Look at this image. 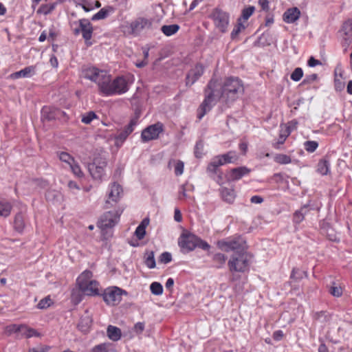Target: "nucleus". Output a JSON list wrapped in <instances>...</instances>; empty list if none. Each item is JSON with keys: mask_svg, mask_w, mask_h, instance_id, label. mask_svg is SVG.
<instances>
[{"mask_svg": "<svg viewBox=\"0 0 352 352\" xmlns=\"http://www.w3.org/2000/svg\"><path fill=\"white\" fill-rule=\"evenodd\" d=\"M243 91V85L239 78H228L222 85L212 78L205 89V98L199 107L197 118L201 120L217 101L230 104L239 98Z\"/></svg>", "mask_w": 352, "mask_h": 352, "instance_id": "nucleus-1", "label": "nucleus"}, {"mask_svg": "<svg viewBox=\"0 0 352 352\" xmlns=\"http://www.w3.org/2000/svg\"><path fill=\"white\" fill-rule=\"evenodd\" d=\"M129 89V82L126 77L121 76L112 79L111 76L109 75L101 94L105 96L121 95Z\"/></svg>", "mask_w": 352, "mask_h": 352, "instance_id": "nucleus-2", "label": "nucleus"}, {"mask_svg": "<svg viewBox=\"0 0 352 352\" xmlns=\"http://www.w3.org/2000/svg\"><path fill=\"white\" fill-rule=\"evenodd\" d=\"M252 255L246 250L234 252L228 262L229 270L231 272L244 273L248 272L252 263Z\"/></svg>", "mask_w": 352, "mask_h": 352, "instance_id": "nucleus-3", "label": "nucleus"}, {"mask_svg": "<svg viewBox=\"0 0 352 352\" xmlns=\"http://www.w3.org/2000/svg\"><path fill=\"white\" fill-rule=\"evenodd\" d=\"M109 75L107 71L95 67H87L82 70V77L96 83L100 93L108 80Z\"/></svg>", "mask_w": 352, "mask_h": 352, "instance_id": "nucleus-4", "label": "nucleus"}, {"mask_svg": "<svg viewBox=\"0 0 352 352\" xmlns=\"http://www.w3.org/2000/svg\"><path fill=\"white\" fill-rule=\"evenodd\" d=\"M217 246L225 252H241L245 251V241L241 236H236L217 241Z\"/></svg>", "mask_w": 352, "mask_h": 352, "instance_id": "nucleus-5", "label": "nucleus"}, {"mask_svg": "<svg viewBox=\"0 0 352 352\" xmlns=\"http://www.w3.org/2000/svg\"><path fill=\"white\" fill-rule=\"evenodd\" d=\"M107 166V160L104 157H95L92 163L89 164V172L94 180L102 182L105 175V169Z\"/></svg>", "mask_w": 352, "mask_h": 352, "instance_id": "nucleus-6", "label": "nucleus"}, {"mask_svg": "<svg viewBox=\"0 0 352 352\" xmlns=\"http://www.w3.org/2000/svg\"><path fill=\"white\" fill-rule=\"evenodd\" d=\"M126 294V292L117 287L107 288L104 290L102 296L104 301L109 305H116L122 300V295Z\"/></svg>", "mask_w": 352, "mask_h": 352, "instance_id": "nucleus-7", "label": "nucleus"}, {"mask_svg": "<svg viewBox=\"0 0 352 352\" xmlns=\"http://www.w3.org/2000/svg\"><path fill=\"white\" fill-rule=\"evenodd\" d=\"M214 25L221 32H226L230 21V15L228 12L219 9L215 8L211 15Z\"/></svg>", "mask_w": 352, "mask_h": 352, "instance_id": "nucleus-8", "label": "nucleus"}, {"mask_svg": "<svg viewBox=\"0 0 352 352\" xmlns=\"http://www.w3.org/2000/svg\"><path fill=\"white\" fill-rule=\"evenodd\" d=\"M199 237L190 232H183L179 238L178 244L184 251L190 252L197 246Z\"/></svg>", "mask_w": 352, "mask_h": 352, "instance_id": "nucleus-9", "label": "nucleus"}, {"mask_svg": "<svg viewBox=\"0 0 352 352\" xmlns=\"http://www.w3.org/2000/svg\"><path fill=\"white\" fill-rule=\"evenodd\" d=\"M163 131V124L160 122L152 124L144 129L141 133L142 142L157 139L160 133Z\"/></svg>", "mask_w": 352, "mask_h": 352, "instance_id": "nucleus-10", "label": "nucleus"}, {"mask_svg": "<svg viewBox=\"0 0 352 352\" xmlns=\"http://www.w3.org/2000/svg\"><path fill=\"white\" fill-rule=\"evenodd\" d=\"M120 214L117 212H105L100 219L98 226L103 231L113 227L118 221Z\"/></svg>", "mask_w": 352, "mask_h": 352, "instance_id": "nucleus-11", "label": "nucleus"}, {"mask_svg": "<svg viewBox=\"0 0 352 352\" xmlns=\"http://www.w3.org/2000/svg\"><path fill=\"white\" fill-rule=\"evenodd\" d=\"M122 192V189L120 185L116 182L111 184L107 199L105 201V208H109L116 204L119 201Z\"/></svg>", "mask_w": 352, "mask_h": 352, "instance_id": "nucleus-12", "label": "nucleus"}, {"mask_svg": "<svg viewBox=\"0 0 352 352\" xmlns=\"http://www.w3.org/2000/svg\"><path fill=\"white\" fill-rule=\"evenodd\" d=\"M152 23L148 19L144 17L137 18L130 24L131 33L134 36H138L142 31L151 28Z\"/></svg>", "mask_w": 352, "mask_h": 352, "instance_id": "nucleus-13", "label": "nucleus"}, {"mask_svg": "<svg viewBox=\"0 0 352 352\" xmlns=\"http://www.w3.org/2000/svg\"><path fill=\"white\" fill-rule=\"evenodd\" d=\"M204 72V67L200 63L196 64L186 74V85L187 87L192 86L203 75Z\"/></svg>", "mask_w": 352, "mask_h": 352, "instance_id": "nucleus-14", "label": "nucleus"}, {"mask_svg": "<svg viewBox=\"0 0 352 352\" xmlns=\"http://www.w3.org/2000/svg\"><path fill=\"white\" fill-rule=\"evenodd\" d=\"M138 124V119L133 118L131 120L130 122L127 126L124 127L123 130L118 133L116 136V145H119V144H122L127 137L133 131L135 126Z\"/></svg>", "mask_w": 352, "mask_h": 352, "instance_id": "nucleus-15", "label": "nucleus"}, {"mask_svg": "<svg viewBox=\"0 0 352 352\" xmlns=\"http://www.w3.org/2000/svg\"><path fill=\"white\" fill-rule=\"evenodd\" d=\"M79 25L82 35L87 45H91V42H89L93 34V27L91 23L88 19H82L79 20Z\"/></svg>", "mask_w": 352, "mask_h": 352, "instance_id": "nucleus-16", "label": "nucleus"}, {"mask_svg": "<svg viewBox=\"0 0 352 352\" xmlns=\"http://www.w3.org/2000/svg\"><path fill=\"white\" fill-rule=\"evenodd\" d=\"M64 112L58 109L44 107L41 110V118L43 120L51 121L58 118Z\"/></svg>", "mask_w": 352, "mask_h": 352, "instance_id": "nucleus-17", "label": "nucleus"}, {"mask_svg": "<svg viewBox=\"0 0 352 352\" xmlns=\"http://www.w3.org/2000/svg\"><path fill=\"white\" fill-rule=\"evenodd\" d=\"M78 287L86 295L94 296L98 294V283L96 280L80 283Z\"/></svg>", "mask_w": 352, "mask_h": 352, "instance_id": "nucleus-18", "label": "nucleus"}, {"mask_svg": "<svg viewBox=\"0 0 352 352\" xmlns=\"http://www.w3.org/2000/svg\"><path fill=\"white\" fill-rule=\"evenodd\" d=\"M36 67L35 65L28 66L23 69L14 72L9 76L11 79H18L20 78H31L36 74Z\"/></svg>", "mask_w": 352, "mask_h": 352, "instance_id": "nucleus-19", "label": "nucleus"}, {"mask_svg": "<svg viewBox=\"0 0 352 352\" xmlns=\"http://www.w3.org/2000/svg\"><path fill=\"white\" fill-rule=\"evenodd\" d=\"M300 16V10L294 7L292 8L287 9L283 15V21L287 23H293L296 22Z\"/></svg>", "mask_w": 352, "mask_h": 352, "instance_id": "nucleus-20", "label": "nucleus"}, {"mask_svg": "<svg viewBox=\"0 0 352 352\" xmlns=\"http://www.w3.org/2000/svg\"><path fill=\"white\" fill-rule=\"evenodd\" d=\"M309 212L308 206L305 205L296 210L293 215V221L295 224L300 223L305 219V215Z\"/></svg>", "mask_w": 352, "mask_h": 352, "instance_id": "nucleus-21", "label": "nucleus"}, {"mask_svg": "<svg viewBox=\"0 0 352 352\" xmlns=\"http://www.w3.org/2000/svg\"><path fill=\"white\" fill-rule=\"evenodd\" d=\"M250 170L245 166L234 168L230 171V178L232 180H239L243 176L248 174Z\"/></svg>", "mask_w": 352, "mask_h": 352, "instance_id": "nucleus-22", "label": "nucleus"}, {"mask_svg": "<svg viewBox=\"0 0 352 352\" xmlns=\"http://www.w3.org/2000/svg\"><path fill=\"white\" fill-rule=\"evenodd\" d=\"M108 338L112 341H118L121 338V330L117 327L109 325L107 329Z\"/></svg>", "mask_w": 352, "mask_h": 352, "instance_id": "nucleus-23", "label": "nucleus"}, {"mask_svg": "<svg viewBox=\"0 0 352 352\" xmlns=\"http://www.w3.org/2000/svg\"><path fill=\"white\" fill-rule=\"evenodd\" d=\"M218 160L222 163V165L226 164L233 163L234 161L237 160V155L235 151H231L228 152L227 153L219 155L216 156Z\"/></svg>", "mask_w": 352, "mask_h": 352, "instance_id": "nucleus-24", "label": "nucleus"}, {"mask_svg": "<svg viewBox=\"0 0 352 352\" xmlns=\"http://www.w3.org/2000/svg\"><path fill=\"white\" fill-rule=\"evenodd\" d=\"M91 324L92 318L87 313H86L85 315L81 316L78 327L80 331L86 332L91 327Z\"/></svg>", "mask_w": 352, "mask_h": 352, "instance_id": "nucleus-25", "label": "nucleus"}, {"mask_svg": "<svg viewBox=\"0 0 352 352\" xmlns=\"http://www.w3.org/2000/svg\"><path fill=\"white\" fill-rule=\"evenodd\" d=\"M330 171V163L327 160L322 159L317 164V172L322 175H327Z\"/></svg>", "mask_w": 352, "mask_h": 352, "instance_id": "nucleus-26", "label": "nucleus"}, {"mask_svg": "<svg viewBox=\"0 0 352 352\" xmlns=\"http://www.w3.org/2000/svg\"><path fill=\"white\" fill-rule=\"evenodd\" d=\"M340 32L346 36L344 38L345 41L349 42L352 38V21L350 19L346 21L343 23Z\"/></svg>", "mask_w": 352, "mask_h": 352, "instance_id": "nucleus-27", "label": "nucleus"}, {"mask_svg": "<svg viewBox=\"0 0 352 352\" xmlns=\"http://www.w3.org/2000/svg\"><path fill=\"white\" fill-rule=\"evenodd\" d=\"M222 166L220 160L214 157L207 167V172L210 175L217 174L219 173V167ZM212 177V175H210Z\"/></svg>", "mask_w": 352, "mask_h": 352, "instance_id": "nucleus-28", "label": "nucleus"}, {"mask_svg": "<svg viewBox=\"0 0 352 352\" xmlns=\"http://www.w3.org/2000/svg\"><path fill=\"white\" fill-rule=\"evenodd\" d=\"M12 206L10 202L6 201H0V218L8 217L12 210Z\"/></svg>", "mask_w": 352, "mask_h": 352, "instance_id": "nucleus-29", "label": "nucleus"}, {"mask_svg": "<svg viewBox=\"0 0 352 352\" xmlns=\"http://www.w3.org/2000/svg\"><path fill=\"white\" fill-rule=\"evenodd\" d=\"M221 195L222 199L228 202V203H232L234 201L235 195L234 192L232 189L228 188H221Z\"/></svg>", "mask_w": 352, "mask_h": 352, "instance_id": "nucleus-30", "label": "nucleus"}, {"mask_svg": "<svg viewBox=\"0 0 352 352\" xmlns=\"http://www.w3.org/2000/svg\"><path fill=\"white\" fill-rule=\"evenodd\" d=\"M14 227L16 231L18 232H22L25 228L24 217L22 213H18L16 214L14 221Z\"/></svg>", "mask_w": 352, "mask_h": 352, "instance_id": "nucleus-31", "label": "nucleus"}, {"mask_svg": "<svg viewBox=\"0 0 352 352\" xmlns=\"http://www.w3.org/2000/svg\"><path fill=\"white\" fill-rule=\"evenodd\" d=\"M144 263L149 269H153L155 267L156 263L153 251H146L144 256Z\"/></svg>", "mask_w": 352, "mask_h": 352, "instance_id": "nucleus-32", "label": "nucleus"}, {"mask_svg": "<svg viewBox=\"0 0 352 352\" xmlns=\"http://www.w3.org/2000/svg\"><path fill=\"white\" fill-rule=\"evenodd\" d=\"M179 30V26L177 24L164 25L161 28L162 32L168 36L175 34Z\"/></svg>", "mask_w": 352, "mask_h": 352, "instance_id": "nucleus-33", "label": "nucleus"}, {"mask_svg": "<svg viewBox=\"0 0 352 352\" xmlns=\"http://www.w3.org/2000/svg\"><path fill=\"white\" fill-rule=\"evenodd\" d=\"M212 260L217 268H221L226 263V256L221 253H217L213 256Z\"/></svg>", "mask_w": 352, "mask_h": 352, "instance_id": "nucleus-34", "label": "nucleus"}, {"mask_svg": "<svg viewBox=\"0 0 352 352\" xmlns=\"http://www.w3.org/2000/svg\"><path fill=\"white\" fill-rule=\"evenodd\" d=\"M69 167L73 174L77 177H82L84 176V173L82 171L80 165L76 162V160L69 165Z\"/></svg>", "mask_w": 352, "mask_h": 352, "instance_id": "nucleus-35", "label": "nucleus"}, {"mask_svg": "<svg viewBox=\"0 0 352 352\" xmlns=\"http://www.w3.org/2000/svg\"><path fill=\"white\" fill-rule=\"evenodd\" d=\"M245 26L243 24L241 19L239 18L238 19L236 25L234 28L231 32V38L234 39L242 30H245Z\"/></svg>", "mask_w": 352, "mask_h": 352, "instance_id": "nucleus-36", "label": "nucleus"}, {"mask_svg": "<svg viewBox=\"0 0 352 352\" xmlns=\"http://www.w3.org/2000/svg\"><path fill=\"white\" fill-rule=\"evenodd\" d=\"M150 290L153 294L160 296L163 293V287L161 283L153 282L150 285Z\"/></svg>", "mask_w": 352, "mask_h": 352, "instance_id": "nucleus-37", "label": "nucleus"}, {"mask_svg": "<svg viewBox=\"0 0 352 352\" xmlns=\"http://www.w3.org/2000/svg\"><path fill=\"white\" fill-rule=\"evenodd\" d=\"M92 277V273L89 270L84 271L77 278V284L78 285H80V283H87L89 281H91V278Z\"/></svg>", "mask_w": 352, "mask_h": 352, "instance_id": "nucleus-38", "label": "nucleus"}, {"mask_svg": "<svg viewBox=\"0 0 352 352\" xmlns=\"http://www.w3.org/2000/svg\"><path fill=\"white\" fill-rule=\"evenodd\" d=\"M274 160L280 164H288L292 162V159L285 154H278L275 156Z\"/></svg>", "mask_w": 352, "mask_h": 352, "instance_id": "nucleus-39", "label": "nucleus"}, {"mask_svg": "<svg viewBox=\"0 0 352 352\" xmlns=\"http://www.w3.org/2000/svg\"><path fill=\"white\" fill-rule=\"evenodd\" d=\"M59 160L67 164L69 166L75 160L74 158L66 152H60L58 153Z\"/></svg>", "mask_w": 352, "mask_h": 352, "instance_id": "nucleus-40", "label": "nucleus"}, {"mask_svg": "<svg viewBox=\"0 0 352 352\" xmlns=\"http://www.w3.org/2000/svg\"><path fill=\"white\" fill-rule=\"evenodd\" d=\"M318 147V143L316 141L309 140L304 143V148L309 153L314 152Z\"/></svg>", "mask_w": 352, "mask_h": 352, "instance_id": "nucleus-41", "label": "nucleus"}, {"mask_svg": "<svg viewBox=\"0 0 352 352\" xmlns=\"http://www.w3.org/2000/svg\"><path fill=\"white\" fill-rule=\"evenodd\" d=\"M46 199L49 201H59L61 198V194L55 190H49L45 194Z\"/></svg>", "mask_w": 352, "mask_h": 352, "instance_id": "nucleus-42", "label": "nucleus"}, {"mask_svg": "<svg viewBox=\"0 0 352 352\" xmlns=\"http://www.w3.org/2000/svg\"><path fill=\"white\" fill-rule=\"evenodd\" d=\"M52 304V300L50 296H47L41 299L37 304V308L39 309H45L48 308Z\"/></svg>", "mask_w": 352, "mask_h": 352, "instance_id": "nucleus-43", "label": "nucleus"}, {"mask_svg": "<svg viewBox=\"0 0 352 352\" xmlns=\"http://www.w3.org/2000/svg\"><path fill=\"white\" fill-rule=\"evenodd\" d=\"M254 10L255 8L254 6H249L248 8H244L242 10L241 17H240L241 20L247 21L253 14Z\"/></svg>", "mask_w": 352, "mask_h": 352, "instance_id": "nucleus-44", "label": "nucleus"}, {"mask_svg": "<svg viewBox=\"0 0 352 352\" xmlns=\"http://www.w3.org/2000/svg\"><path fill=\"white\" fill-rule=\"evenodd\" d=\"M303 76V71L300 67L296 68L291 74V79L295 82L299 81Z\"/></svg>", "mask_w": 352, "mask_h": 352, "instance_id": "nucleus-45", "label": "nucleus"}, {"mask_svg": "<svg viewBox=\"0 0 352 352\" xmlns=\"http://www.w3.org/2000/svg\"><path fill=\"white\" fill-rule=\"evenodd\" d=\"M97 116L94 111H89L86 114L83 115L82 117V122L85 124H89L94 119L96 118Z\"/></svg>", "mask_w": 352, "mask_h": 352, "instance_id": "nucleus-46", "label": "nucleus"}, {"mask_svg": "<svg viewBox=\"0 0 352 352\" xmlns=\"http://www.w3.org/2000/svg\"><path fill=\"white\" fill-rule=\"evenodd\" d=\"M338 69V68L337 67L335 71L336 77H335V80H334V86H335V89L337 91H341L344 89L345 84L343 81H342L340 79H338L337 78Z\"/></svg>", "mask_w": 352, "mask_h": 352, "instance_id": "nucleus-47", "label": "nucleus"}, {"mask_svg": "<svg viewBox=\"0 0 352 352\" xmlns=\"http://www.w3.org/2000/svg\"><path fill=\"white\" fill-rule=\"evenodd\" d=\"M329 292L334 297H340L342 294V289L341 287L333 284V285L329 288Z\"/></svg>", "mask_w": 352, "mask_h": 352, "instance_id": "nucleus-48", "label": "nucleus"}, {"mask_svg": "<svg viewBox=\"0 0 352 352\" xmlns=\"http://www.w3.org/2000/svg\"><path fill=\"white\" fill-rule=\"evenodd\" d=\"M108 16V11L105 8H102L98 12L92 16V21L104 19Z\"/></svg>", "mask_w": 352, "mask_h": 352, "instance_id": "nucleus-49", "label": "nucleus"}, {"mask_svg": "<svg viewBox=\"0 0 352 352\" xmlns=\"http://www.w3.org/2000/svg\"><path fill=\"white\" fill-rule=\"evenodd\" d=\"M110 344L102 343L96 345L91 351V352H109L108 348Z\"/></svg>", "mask_w": 352, "mask_h": 352, "instance_id": "nucleus-50", "label": "nucleus"}, {"mask_svg": "<svg viewBox=\"0 0 352 352\" xmlns=\"http://www.w3.org/2000/svg\"><path fill=\"white\" fill-rule=\"evenodd\" d=\"M173 162H175V174L177 176L182 175L184 173V162L180 160H178L177 162H175V160H173Z\"/></svg>", "mask_w": 352, "mask_h": 352, "instance_id": "nucleus-51", "label": "nucleus"}, {"mask_svg": "<svg viewBox=\"0 0 352 352\" xmlns=\"http://www.w3.org/2000/svg\"><path fill=\"white\" fill-rule=\"evenodd\" d=\"M8 328V331L10 333L21 332L23 333L24 329L26 328V326L23 325V324H14L10 325Z\"/></svg>", "mask_w": 352, "mask_h": 352, "instance_id": "nucleus-52", "label": "nucleus"}, {"mask_svg": "<svg viewBox=\"0 0 352 352\" xmlns=\"http://www.w3.org/2000/svg\"><path fill=\"white\" fill-rule=\"evenodd\" d=\"M172 261V255L168 252H164L159 257V262L167 264Z\"/></svg>", "mask_w": 352, "mask_h": 352, "instance_id": "nucleus-53", "label": "nucleus"}, {"mask_svg": "<svg viewBox=\"0 0 352 352\" xmlns=\"http://www.w3.org/2000/svg\"><path fill=\"white\" fill-rule=\"evenodd\" d=\"M55 8V4L42 5L38 10V12H42L44 14H50Z\"/></svg>", "mask_w": 352, "mask_h": 352, "instance_id": "nucleus-54", "label": "nucleus"}, {"mask_svg": "<svg viewBox=\"0 0 352 352\" xmlns=\"http://www.w3.org/2000/svg\"><path fill=\"white\" fill-rule=\"evenodd\" d=\"M23 334H25L27 338L40 336V333H38L35 329L29 328L27 326L26 328L24 329Z\"/></svg>", "mask_w": 352, "mask_h": 352, "instance_id": "nucleus-55", "label": "nucleus"}, {"mask_svg": "<svg viewBox=\"0 0 352 352\" xmlns=\"http://www.w3.org/2000/svg\"><path fill=\"white\" fill-rule=\"evenodd\" d=\"M145 234L146 229L138 226L135 231V235L136 236V237L139 240H141L144 237Z\"/></svg>", "mask_w": 352, "mask_h": 352, "instance_id": "nucleus-56", "label": "nucleus"}, {"mask_svg": "<svg viewBox=\"0 0 352 352\" xmlns=\"http://www.w3.org/2000/svg\"><path fill=\"white\" fill-rule=\"evenodd\" d=\"M201 248L204 250H208L210 249V245L205 241H203L200 238H199V241H197V246Z\"/></svg>", "mask_w": 352, "mask_h": 352, "instance_id": "nucleus-57", "label": "nucleus"}, {"mask_svg": "<svg viewBox=\"0 0 352 352\" xmlns=\"http://www.w3.org/2000/svg\"><path fill=\"white\" fill-rule=\"evenodd\" d=\"M204 144L202 142L199 141L197 142L195 145V154L197 157H200L201 155V153L199 151H201L203 148Z\"/></svg>", "mask_w": 352, "mask_h": 352, "instance_id": "nucleus-58", "label": "nucleus"}, {"mask_svg": "<svg viewBox=\"0 0 352 352\" xmlns=\"http://www.w3.org/2000/svg\"><path fill=\"white\" fill-rule=\"evenodd\" d=\"M321 64L322 63L319 60L314 58L313 56H311L307 61L308 66L311 67H314Z\"/></svg>", "mask_w": 352, "mask_h": 352, "instance_id": "nucleus-59", "label": "nucleus"}, {"mask_svg": "<svg viewBox=\"0 0 352 352\" xmlns=\"http://www.w3.org/2000/svg\"><path fill=\"white\" fill-rule=\"evenodd\" d=\"M283 336H284V333L282 330L275 331L272 336L274 340H275L276 341L281 340L283 339Z\"/></svg>", "mask_w": 352, "mask_h": 352, "instance_id": "nucleus-60", "label": "nucleus"}, {"mask_svg": "<svg viewBox=\"0 0 352 352\" xmlns=\"http://www.w3.org/2000/svg\"><path fill=\"white\" fill-rule=\"evenodd\" d=\"M317 78H318V76L316 74L306 76L305 78L303 80V83L307 84V83L313 82L314 81H315L317 79Z\"/></svg>", "mask_w": 352, "mask_h": 352, "instance_id": "nucleus-61", "label": "nucleus"}, {"mask_svg": "<svg viewBox=\"0 0 352 352\" xmlns=\"http://www.w3.org/2000/svg\"><path fill=\"white\" fill-rule=\"evenodd\" d=\"M258 5L265 11H268L270 9L268 0H258Z\"/></svg>", "mask_w": 352, "mask_h": 352, "instance_id": "nucleus-62", "label": "nucleus"}, {"mask_svg": "<svg viewBox=\"0 0 352 352\" xmlns=\"http://www.w3.org/2000/svg\"><path fill=\"white\" fill-rule=\"evenodd\" d=\"M67 186L69 188V190L72 191L74 190H80V189L78 184L74 181H69L67 184Z\"/></svg>", "mask_w": 352, "mask_h": 352, "instance_id": "nucleus-63", "label": "nucleus"}, {"mask_svg": "<svg viewBox=\"0 0 352 352\" xmlns=\"http://www.w3.org/2000/svg\"><path fill=\"white\" fill-rule=\"evenodd\" d=\"M186 197H187V194L186 192L185 185H182L179 188L178 198L182 199Z\"/></svg>", "mask_w": 352, "mask_h": 352, "instance_id": "nucleus-64", "label": "nucleus"}]
</instances>
